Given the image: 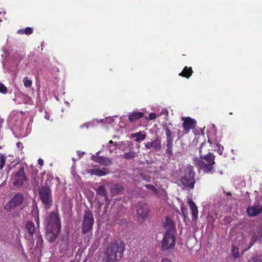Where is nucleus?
<instances>
[{
    "instance_id": "f257e3e1",
    "label": "nucleus",
    "mask_w": 262,
    "mask_h": 262,
    "mask_svg": "<svg viewBox=\"0 0 262 262\" xmlns=\"http://www.w3.org/2000/svg\"><path fill=\"white\" fill-rule=\"evenodd\" d=\"M205 142H202L199 149L200 158L194 157L193 161L195 166L205 173L212 174L214 172V165L215 164V156L211 152L203 154V148L206 145Z\"/></svg>"
},
{
    "instance_id": "f03ea898",
    "label": "nucleus",
    "mask_w": 262,
    "mask_h": 262,
    "mask_svg": "<svg viewBox=\"0 0 262 262\" xmlns=\"http://www.w3.org/2000/svg\"><path fill=\"white\" fill-rule=\"evenodd\" d=\"M124 244L121 241H116L108 244L105 253V262H116L123 255Z\"/></svg>"
},
{
    "instance_id": "7ed1b4c3",
    "label": "nucleus",
    "mask_w": 262,
    "mask_h": 262,
    "mask_svg": "<svg viewBox=\"0 0 262 262\" xmlns=\"http://www.w3.org/2000/svg\"><path fill=\"white\" fill-rule=\"evenodd\" d=\"M38 193L45 209L48 210L50 208L53 202L50 187L47 185L41 186L38 189Z\"/></svg>"
},
{
    "instance_id": "20e7f679",
    "label": "nucleus",
    "mask_w": 262,
    "mask_h": 262,
    "mask_svg": "<svg viewBox=\"0 0 262 262\" xmlns=\"http://www.w3.org/2000/svg\"><path fill=\"white\" fill-rule=\"evenodd\" d=\"M185 175L180 179L181 183L186 187L193 188L195 183V171L193 167L189 165L184 170Z\"/></svg>"
},
{
    "instance_id": "39448f33",
    "label": "nucleus",
    "mask_w": 262,
    "mask_h": 262,
    "mask_svg": "<svg viewBox=\"0 0 262 262\" xmlns=\"http://www.w3.org/2000/svg\"><path fill=\"white\" fill-rule=\"evenodd\" d=\"M94 224L93 214L89 209L84 211L83 219L82 223V233L85 234L92 230Z\"/></svg>"
},
{
    "instance_id": "423d86ee",
    "label": "nucleus",
    "mask_w": 262,
    "mask_h": 262,
    "mask_svg": "<svg viewBox=\"0 0 262 262\" xmlns=\"http://www.w3.org/2000/svg\"><path fill=\"white\" fill-rule=\"evenodd\" d=\"M47 230L56 228L57 231L61 229V222L59 214L54 212H51L45 221Z\"/></svg>"
},
{
    "instance_id": "0eeeda50",
    "label": "nucleus",
    "mask_w": 262,
    "mask_h": 262,
    "mask_svg": "<svg viewBox=\"0 0 262 262\" xmlns=\"http://www.w3.org/2000/svg\"><path fill=\"white\" fill-rule=\"evenodd\" d=\"M176 237L170 230H167L161 243V249L167 251L172 249L176 245Z\"/></svg>"
},
{
    "instance_id": "6e6552de",
    "label": "nucleus",
    "mask_w": 262,
    "mask_h": 262,
    "mask_svg": "<svg viewBox=\"0 0 262 262\" xmlns=\"http://www.w3.org/2000/svg\"><path fill=\"white\" fill-rule=\"evenodd\" d=\"M24 199V196L21 193H17L15 194L14 196L4 206V209L8 211H10L12 209H14L16 207L19 206L21 205Z\"/></svg>"
},
{
    "instance_id": "1a4fd4ad",
    "label": "nucleus",
    "mask_w": 262,
    "mask_h": 262,
    "mask_svg": "<svg viewBox=\"0 0 262 262\" xmlns=\"http://www.w3.org/2000/svg\"><path fill=\"white\" fill-rule=\"evenodd\" d=\"M27 180L28 178L26 175L25 167L22 166L14 176L13 185L14 186L20 187Z\"/></svg>"
},
{
    "instance_id": "9d476101",
    "label": "nucleus",
    "mask_w": 262,
    "mask_h": 262,
    "mask_svg": "<svg viewBox=\"0 0 262 262\" xmlns=\"http://www.w3.org/2000/svg\"><path fill=\"white\" fill-rule=\"evenodd\" d=\"M246 212L249 216L254 217L262 213V205L259 202H255L253 205L248 206Z\"/></svg>"
},
{
    "instance_id": "9b49d317",
    "label": "nucleus",
    "mask_w": 262,
    "mask_h": 262,
    "mask_svg": "<svg viewBox=\"0 0 262 262\" xmlns=\"http://www.w3.org/2000/svg\"><path fill=\"white\" fill-rule=\"evenodd\" d=\"M59 252L63 253L67 252L69 247V233L62 234L59 238Z\"/></svg>"
},
{
    "instance_id": "f8f14e48",
    "label": "nucleus",
    "mask_w": 262,
    "mask_h": 262,
    "mask_svg": "<svg viewBox=\"0 0 262 262\" xmlns=\"http://www.w3.org/2000/svg\"><path fill=\"white\" fill-rule=\"evenodd\" d=\"M182 120L184 121L183 127L185 134H188L191 129L195 128L196 124V121L195 119L189 117H183Z\"/></svg>"
},
{
    "instance_id": "ddd939ff",
    "label": "nucleus",
    "mask_w": 262,
    "mask_h": 262,
    "mask_svg": "<svg viewBox=\"0 0 262 262\" xmlns=\"http://www.w3.org/2000/svg\"><path fill=\"white\" fill-rule=\"evenodd\" d=\"M149 212L148 206L146 204L140 203L137 208V213L138 216L141 219L146 217Z\"/></svg>"
},
{
    "instance_id": "4468645a",
    "label": "nucleus",
    "mask_w": 262,
    "mask_h": 262,
    "mask_svg": "<svg viewBox=\"0 0 262 262\" xmlns=\"http://www.w3.org/2000/svg\"><path fill=\"white\" fill-rule=\"evenodd\" d=\"M92 159L95 162L104 166H109L112 164V160L106 157L92 156Z\"/></svg>"
},
{
    "instance_id": "2eb2a0df",
    "label": "nucleus",
    "mask_w": 262,
    "mask_h": 262,
    "mask_svg": "<svg viewBox=\"0 0 262 262\" xmlns=\"http://www.w3.org/2000/svg\"><path fill=\"white\" fill-rule=\"evenodd\" d=\"M58 231L56 228H51V230L46 229V239L50 243H53L56 239Z\"/></svg>"
},
{
    "instance_id": "dca6fc26",
    "label": "nucleus",
    "mask_w": 262,
    "mask_h": 262,
    "mask_svg": "<svg viewBox=\"0 0 262 262\" xmlns=\"http://www.w3.org/2000/svg\"><path fill=\"white\" fill-rule=\"evenodd\" d=\"M146 149H150L154 148L155 150H160L161 149V142L159 139H157L152 142H147L145 144Z\"/></svg>"
},
{
    "instance_id": "f3484780",
    "label": "nucleus",
    "mask_w": 262,
    "mask_h": 262,
    "mask_svg": "<svg viewBox=\"0 0 262 262\" xmlns=\"http://www.w3.org/2000/svg\"><path fill=\"white\" fill-rule=\"evenodd\" d=\"M86 171L88 173L92 175H95L98 177L105 176L108 173V171L104 168H103L101 169L99 168L89 169H87Z\"/></svg>"
},
{
    "instance_id": "a211bd4d",
    "label": "nucleus",
    "mask_w": 262,
    "mask_h": 262,
    "mask_svg": "<svg viewBox=\"0 0 262 262\" xmlns=\"http://www.w3.org/2000/svg\"><path fill=\"white\" fill-rule=\"evenodd\" d=\"M26 228L29 233V239L33 238V235L36 231L34 223L32 221H28L26 224Z\"/></svg>"
},
{
    "instance_id": "6ab92c4d",
    "label": "nucleus",
    "mask_w": 262,
    "mask_h": 262,
    "mask_svg": "<svg viewBox=\"0 0 262 262\" xmlns=\"http://www.w3.org/2000/svg\"><path fill=\"white\" fill-rule=\"evenodd\" d=\"M188 204L191 211L192 219L196 220L198 216V207L192 200H188Z\"/></svg>"
},
{
    "instance_id": "aec40b11",
    "label": "nucleus",
    "mask_w": 262,
    "mask_h": 262,
    "mask_svg": "<svg viewBox=\"0 0 262 262\" xmlns=\"http://www.w3.org/2000/svg\"><path fill=\"white\" fill-rule=\"evenodd\" d=\"M144 116V113L141 112L135 111L132 113L128 117V120L130 122H135Z\"/></svg>"
},
{
    "instance_id": "412c9836",
    "label": "nucleus",
    "mask_w": 262,
    "mask_h": 262,
    "mask_svg": "<svg viewBox=\"0 0 262 262\" xmlns=\"http://www.w3.org/2000/svg\"><path fill=\"white\" fill-rule=\"evenodd\" d=\"M193 73V71L191 67H185L182 71L179 73V76L189 78L190 77Z\"/></svg>"
},
{
    "instance_id": "4be33fe9",
    "label": "nucleus",
    "mask_w": 262,
    "mask_h": 262,
    "mask_svg": "<svg viewBox=\"0 0 262 262\" xmlns=\"http://www.w3.org/2000/svg\"><path fill=\"white\" fill-rule=\"evenodd\" d=\"M131 136L133 138H136L135 139L136 142H141L143 141L146 138V134L145 133H141V132L133 133L131 134Z\"/></svg>"
},
{
    "instance_id": "5701e85b",
    "label": "nucleus",
    "mask_w": 262,
    "mask_h": 262,
    "mask_svg": "<svg viewBox=\"0 0 262 262\" xmlns=\"http://www.w3.org/2000/svg\"><path fill=\"white\" fill-rule=\"evenodd\" d=\"M96 192L98 195L104 196L105 200L107 199V191L105 186L101 185L99 186L96 190Z\"/></svg>"
},
{
    "instance_id": "b1692460",
    "label": "nucleus",
    "mask_w": 262,
    "mask_h": 262,
    "mask_svg": "<svg viewBox=\"0 0 262 262\" xmlns=\"http://www.w3.org/2000/svg\"><path fill=\"white\" fill-rule=\"evenodd\" d=\"M165 227L166 228L168 227L169 229L168 230H170L171 231V233H173V231L176 228L174 222L168 217H167L166 219Z\"/></svg>"
},
{
    "instance_id": "393cba45",
    "label": "nucleus",
    "mask_w": 262,
    "mask_h": 262,
    "mask_svg": "<svg viewBox=\"0 0 262 262\" xmlns=\"http://www.w3.org/2000/svg\"><path fill=\"white\" fill-rule=\"evenodd\" d=\"M208 142L210 145H212V144H215L216 146H217V148L216 149V150H217V152L220 155L223 154V150H224V147L223 146H222L221 145H220L218 143H215V142H214L212 140L210 139V138H209L208 139Z\"/></svg>"
},
{
    "instance_id": "a878e982",
    "label": "nucleus",
    "mask_w": 262,
    "mask_h": 262,
    "mask_svg": "<svg viewBox=\"0 0 262 262\" xmlns=\"http://www.w3.org/2000/svg\"><path fill=\"white\" fill-rule=\"evenodd\" d=\"M166 142L167 149L166 152L167 154L171 155L172 154L173 140H166Z\"/></svg>"
},
{
    "instance_id": "bb28decb",
    "label": "nucleus",
    "mask_w": 262,
    "mask_h": 262,
    "mask_svg": "<svg viewBox=\"0 0 262 262\" xmlns=\"http://www.w3.org/2000/svg\"><path fill=\"white\" fill-rule=\"evenodd\" d=\"M232 255L234 258V259H236L240 256L239 249L234 245H232Z\"/></svg>"
},
{
    "instance_id": "cd10ccee",
    "label": "nucleus",
    "mask_w": 262,
    "mask_h": 262,
    "mask_svg": "<svg viewBox=\"0 0 262 262\" xmlns=\"http://www.w3.org/2000/svg\"><path fill=\"white\" fill-rule=\"evenodd\" d=\"M136 156V154L135 151H130L124 154L123 155V158L126 160H129L134 158Z\"/></svg>"
},
{
    "instance_id": "c85d7f7f",
    "label": "nucleus",
    "mask_w": 262,
    "mask_h": 262,
    "mask_svg": "<svg viewBox=\"0 0 262 262\" xmlns=\"http://www.w3.org/2000/svg\"><path fill=\"white\" fill-rule=\"evenodd\" d=\"M166 135V140H173L172 138V133L170 130V129L168 127H165Z\"/></svg>"
},
{
    "instance_id": "c756f323",
    "label": "nucleus",
    "mask_w": 262,
    "mask_h": 262,
    "mask_svg": "<svg viewBox=\"0 0 262 262\" xmlns=\"http://www.w3.org/2000/svg\"><path fill=\"white\" fill-rule=\"evenodd\" d=\"M23 81L24 85L26 88H29L32 85V82L28 77H25Z\"/></svg>"
},
{
    "instance_id": "7c9ffc66",
    "label": "nucleus",
    "mask_w": 262,
    "mask_h": 262,
    "mask_svg": "<svg viewBox=\"0 0 262 262\" xmlns=\"http://www.w3.org/2000/svg\"><path fill=\"white\" fill-rule=\"evenodd\" d=\"M6 157L4 154L0 155V170H2L5 165Z\"/></svg>"
},
{
    "instance_id": "2f4dec72",
    "label": "nucleus",
    "mask_w": 262,
    "mask_h": 262,
    "mask_svg": "<svg viewBox=\"0 0 262 262\" xmlns=\"http://www.w3.org/2000/svg\"><path fill=\"white\" fill-rule=\"evenodd\" d=\"M144 186L146 188L151 190L154 193H158L159 192L158 189L154 185L151 184H146Z\"/></svg>"
},
{
    "instance_id": "473e14b6",
    "label": "nucleus",
    "mask_w": 262,
    "mask_h": 262,
    "mask_svg": "<svg viewBox=\"0 0 262 262\" xmlns=\"http://www.w3.org/2000/svg\"><path fill=\"white\" fill-rule=\"evenodd\" d=\"M181 210L182 212V214L184 217V219H185L186 217H187L188 216V210L187 209L183 206V205H182L181 206Z\"/></svg>"
},
{
    "instance_id": "72a5a7b5",
    "label": "nucleus",
    "mask_w": 262,
    "mask_h": 262,
    "mask_svg": "<svg viewBox=\"0 0 262 262\" xmlns=\"http://www.w3.org/2000/svg\"><path fill=\"white\" fill-rule=\"evenodd\" d=\"M0 93L4 94H6L8 93V89L7 87L1 82H0Z\"/></svg>"
},
{
    "instance_id": "f704fd0d",
    "label": "nucleus",
    "mask_w": 262,
    "mask_h": 262,
    "mask_svg": "<svg viewBox=\"0 0 262 262\" xmlns=\"http://www.w3.org/2000/svg\"><path fill=\"white\" fill-rule=\"evenodd\" d=\"M33 32V30L32 28H30V27H26L25 29H24V34L27 35H29L30 34H31Z\"/></svg>"
},
{
    "instance_id": "c9c22d12",
    "label": "nucleus",
    "mask_w": 262,
    "mask_h": 262,
    "mask_svg": "<svg viewBox=\"0 0 262 262\" xmlns=\"http://www.w3.org/2000/svg\"><path fill=\"white\" fill-rule=\"evenodd\" d=\"M257 237L256 236H253L251 238V241L249 244V246L246 250H248L254 244L256 240Z\"/></svg>"
},
{
    "instance_id": "e433bc0d",
    "label": "nucleus",
    "mask_w": 262,
    "mask_h": 262,
    "mask_svg": "<svg viewBox=\"0 0 262 262\" xmlns=\"http://www.w3.org/2000/svg\"><path fill=\"white\" fill-rule=\"evenodd\" d=\"M249 262H262V258H260L257 256L253 257Z\"/></svg>"
},
{
    "instance_id": "4c0bfd02",
    "label": "nucleus",
    "mask_w": 262,
    "mask_h": 262,
    "mask_svg": "<svg viewBox=\"0 0 262 262\" xmlns=\"http://www.w3.org/2000/svg\"><path fill=\"white\" fill-rule=\"evenodd\" d=\"M157 117L156 115L154 113H151L149 114L148 117H146V119L149 120H152L156 119Z\"/></svg>"
},
{
    "instance_id": "58836bf2",
    "label": "nucleus",
    "mask_w": 262,
    "mask_h": 262,
    "mask_svg": "<svg viewBox=\"0 0 262 262\" xmlns=\"http://www.w3.org/2000/svg\"><path fill=\"white\" fill-rule=\"evenodd\" d=\"M114 144V142H113L112 140H110V141H109V142H108V145L107 146V148L109 149L110 152L111 153H112V152H113V149H114V148H112V146H111V144Z\"/></svg>"
},
{
    "instance_id": "ea45409f",
    "label": "nucleus",
    "mask_w": 262,
    "mask_h": 262,
    "mask_svg": "<svg viewBox=\"0 0 262 262\" xmlns=\"http://www.w3.org/2000/svg\"><path fill=\"white\" fill-rule=\"evenodd\" d=\"M142 178L143 180H146V181L149 182V181H150L151 177H150V176H142Z\"/></svg>"
},
{
    "instance_id": "a19ab883",
    "label": "nucleus",
    "mask_w": 262,
    "mask_h": 262,
    "mask_svg": "<svg viewBox=\"0 0 262 262\" xmlns=\"http://www.w3.org/2000/svg\"><path fill=\"white\" fill-rule=\"evenodd\" d=\"M40 242L41 244L43 243V239L41 237V235H38L37 236V242Z\"/></svg>"
},
{
    "instance_id": "79ce46f5",
    "label": "nucleus",
    "mask_w": 262,
    "mask_h": 262,
    "mask_svg": "<svg viewBox=\"0 0 262 262\" xmlns=\"http://www.w3.org/2000/svg\"><path fill=\"white\" fill-rule=\"evenodd\" d=\"M37 162H38V164L40 166H42L43 164V161L42 159H41L40 158L38 160Z\"/></svg>"
},
{
    "instance_id": "37998d69",
    "label": "nucleus",
    "mask_w": 262,
    "mask_h": 262,
    "mask_svg": "<svg viewBox=\"0 0 262 262\" xmlns=\"http://www.w3.org/2000/svg\"><path fill=\"white\" fill-rule=\"evenodd\" d=\"M140 262H148V259L147 257H144L141 260Z\"/></svg>"
},
{
    "instance_id": "c03bdc74",
    "label": "nucleus",
    "mask_w": 262,
    "mask_h": 262,
    "mask_svg": "<svg viewBox=\"0 0 262 262\" xmlns=\"http://www.w3.org/2000/svg\"><path fill=\"white\" fill-rule=\"evenodd\" d=\"M160 262H171V261L167 258H162Z\"/></svg>"
},
{
    "instance_id": "a18cd8bd",
    "label": "nucleus",
    "mask_w": 262,
    "mask_h": 262,
    "mask_svg": "<svg viewBox=\"0 0 262 262\" xmlns=\"http://www.w3.org/2000/svg\"><path fill=\"white\" fill-rule=\"evenodd\" d=\"M18 33L19 34H24V30L19 29L17 31Z\"/></svg>"
},
{
    "instance_id": "49530a36",
    "label": "nucleus",
    "mask_w": 262,
    "mask_h": 262,
    "mask_svg": "<svg viewBox=\"0 0 262 262\" xmlns=\"http://www.w3.org/2000/svg\"><path fill=\"white\" fill-rule=\"evenodd\" d=\"M7 178H8V177L6 178L5 180H4V182L2 184V185H3L4 184H6Z\"/></svg>"
},
{
    "instance_id": "de8ad7c7",
    "label": "nucleus",
    "mask_w": 262,
    "mask_h": 262,
    "mask_svg": "<svg viewBox=\"0 0 262 262\" xmlns=\"http://www.w3.org/2000/svg\"><path fill=\"white\" fill-rule=\"evenodd\" d=\"M227 195L231 196V193L230 192H227Z\"/></svg>"
}]
</instances>
